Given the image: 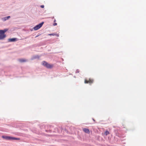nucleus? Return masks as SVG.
<instances>
[{
  "mask_svg": "<svg viewBox=\"0 0 146 146\" xmlns=\"http://www.w3.org/2000/svg\"><path fill=\"white\" fill-rule=\"evenodd\" d=\"M40 7H41V8H43L44 7V5H41V6H40Z\"/></svg>",
  "mask_w": 146,
  "mask_h": 146,
  "instance_id": "obj_14",
  "label": "nucleus"
},
{
  "mask_svg": "<svg viewBox=\"0 0 146 146\" xmlns=\"http://www.w3.org/2000/svg\"><path fill=\"white\" fill-rule=\"evenodd\" d=\"M93 120H94V121H95V120H94V119H93Z\"/></svg>",
  "mask_w": 146,
  "mask_h": 146,
  "instance_id": "obj_18",
  "label": "nucleus"
},
{
  "mask_svg": "<svg viewBox=\"0 0 146 146\" xmlns=\"http://www.w3.org/2000/svg\"><path fill=\"white\" fill-rule=\"evenodd\" d=\"M109 134V132L107 131H106L104 133V134H105V135H108Z\"/></svg>",
  "mask_w": 146,
  "mask_h": 146,
  "instance_id": "obj_10",
  "label": "nucleus"
},
{
  "mask_svg": "<svg viewBox=\"0 0 146 146\" xmlns=\"http://www.w3.org/2000/svg\"><path fill=\"white\" fill-rule=\"evenodd\" d=\"M94 82V80L92 79H89V80L85 79L84 83L85 84H92Z\"/></svg>",
  "mask_w": 146,
  "mask_h": 146,
  "instance_id": "obj_5",
  "label": "nucleus"
},
{
  "mask_svg": "<svg viewBox=\"0 0 146 146\" xmlns=\"http://www.w3.org/2000/svg\"><path fill=\"white\" fill-rule=\"evenodd\" d=\"M79 72V70H77L76 72V73H78Z\"/></svg>",
  "mask_w": 146,
  "mask_h": 146,
  "instance_id": "obj_13",
  "label": "nucleus"
},
{
  "mask_svg": "<svg viewBox=\"0 0 146 146\" xmlns=\"http://www.w3.org/2000/svg\"><path fill=\"white\" fill-rule=\"evenodd\" d=\"M56 22V20L55 19H54V22Z\"/></svg>",
  "mask_w": 146,
  "mask_h": 146,
  "instance_id": "obj_15",
  "label": "nucleus"
},
{
  "mask_svg": "<svg viewBox=\"0 0 146 146\" xmlns=\"http://www.w3.org/2000/svg\"><path fill=\"white\" fill-rule=\"evenodd\" d=\"M16 38H9L8 39L9 42H14L16 40Z\"/></svg>",
  "mask_w": 146,
  "mask_h": 146,
  "instance_id": "obj_7",
  "label": "nucleus"
},
{
  "mask_svg": "<svg viewBox=\"0 0 146 146\" xmlns=\"http://www.w3.org/2000/svg\"><path fill=\"white\" fill-rule=\"evenodd\" d=\"M2 137L6 140H19L20 138H16L13 137L8 136H3Z\"/></svg>",
  "mask_w": 146,
  "mask_h": 146,
  "instance_id": "obj_2",
  "label": "nucleus"
},
{
  "mask_svg": "<svg viewBox=\"0 0 146 146\" xmlns=\"http://www.w3.org/2000/svg\"><path fill=\"white\" fill-rule=\"evenodd\" d=\"M83 131L86 133H90V131L89 129L85 128L83 129Z\"/></svg>",
  "mask_w": 146,
  "mask_h": 146,
  "instance_id": "obj_6",
  "label": "nucleus"
},
{
  "mask_svg": "<svg viewBox=\"0 0 146 146\" xmlns=\"http://www.w3.org/2000/svg\"><path fill=\"white\" fill-rule=\"evenodd\" d=\"M8 29H5L3 30H0V40H3L6 37L5 33L7 31Z\"/></svg>",
  "mask_w": 146,
  "mask_h": 146,
  "instance_id": "obj_1",
  "label": "nucleus"
},
{
  "mask_svg": "<svg viewBox=\"0 0 146 146\" xmlns=\"http://www.w3.org/2000/svg\"><path fill=\"white\" fill-rule=\"evenodd\" d=\"M42 65L48 68H51L53 67L52 64H50L45 61H43Z\"/></svg>",
  "mask_w": 146,
  "mask_h": 146,
  "instance_id": "obj_3",
  "label": "nucleus"
},
{
  "mask_svg": "<svg viewBox=\"0 0 146 146\" xmlns=\"http://www.w3.org/2000/svg\"><path fill=\"white\" fill-rule=\"evenodd\" d=\"M44 23L43 22H42L41 23L39 24L34 27V29L35 30H36L40 29L42 25Z\"/></svg>",
  "mask_w": 146,
  "mask_h": 146,
  "instance_id": "obj_4",
  "label": "nucleus"
},
{
  "mask_svg": "<svg viewBox=\"0 0 146 146\" xmlns=\"http://www.w3.org/2000/svg\"><path fill=\"white\" fill-rule=\"evenodd\" d=\"M57 25V24L56 23H53V25L54 26H56V25Z\"/></svg>",
  "mask_w": 146,
  "mask_h": 146,
  "instance_id": "obj_12",
  "label": "nucleus"
},
{
  "mask_svg": "<svg viewBox=\"0 0 146 146\" xmlns=\"http://www.w3.org/2000/svg\"><path fill=\"white\" fill-rule=\"evenodd\" d=\"M51 18L52 19H53L54 18V17H51Z\"/></svg>",
  "mask_w": 146,
  "mask_h": 146,
  "instance_id": "obj_16",
  "label": "nucleus"
},
{
  "mask_svg": "<svg viewBox=\"0 0 146 146\" xmlns=\"http://www.w3.org/2000/svg\"><path fill=\"white\" fill-rule=\"evenodd\" d=\"M56 36H58V35H56Z\"/></svg>",
  "mask_w": 146,
  "mask_h": 146,
  "instance_id": "obj_17",
  "label": "nucleus"
},
{
  "mask_svg": "<svg viewBox=\"0 0 146 146\" xmlns=\"http://www.w3.org/2000/svg\"><path fill=\"white\" fill-rule=\"evenodd\" d=\"M10 18V16H7L5 17H4L2 19V20L3 21H5L6 20H8Z\"/></svg>",
  "mask_w": 146,
  "mask_h": 146,
  "instance_id": "obj_8",
  "label": "nucleus"
},
{
  "mask_svg": "<svg viewBox=\"0 0 146 146\" xmlns=\"http://www.w3.org/2000/svg\"><path fill=\"white\" fill-rule=\"evenodd\" d=\"M48 35H53V36H54V35H55V34H49Z\"/></svg>",
  "mask_w": 146,
  "mask_h": 146,
  "instance_id": "obj_11",
  "label": "nucleus"
},
{
  "mask_svg": "<svg viewBox=\"0 0 146 146\" xmlns=\"http://www.w3.org/2000/svg\"><path fill=\"white\" fill-rule=\"evenodd\" d=\"M19 61L21 62H24L27 61V60L25 59H20Z\"/></svg>",
  "mask_w": 146,
  "mask_h": 146,
  "instance_id": "obj_9",
  "label": "nucleus"
}]
</instances>
